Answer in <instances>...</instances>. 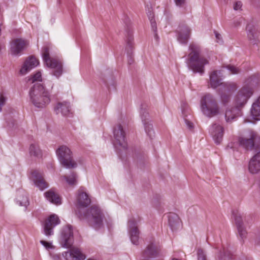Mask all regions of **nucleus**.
<instances>
[{"label": "nucleus", "instance_id": "10", "mask_svg": "<svg viewBox=\"0 0 260 260\" xmlns=\"http://www.w3.org/2000/svg\"><path fill=\"white\" fill-rule=\"evenodd\" d=\"M60 222V220L57 215L55 214L50 215L42 223L44 234L47 236L53 235L54 228Z\"/></svg>", "mask_w": 260, "mask_h": 260}, {"label": "nucleus", "instance_id": "44", "mask_svg": "<svg viewBox=\"0 0 260 260\" xmlns=\"http://www.w3.org/2000/svg\"><path fill=\"white\" fill-rule=\"evenodd\" d=\"M40 242L43 246H44L47 249L51 247V244L47 241L42 240L40 241Z\"/></svg>", "mask_w": 260, "mask_h": 260}, {"label": "nucleus", "instance_id": "1", "mask_svg": "<svg viewBox=\"0 0 260 260\" xmlns=\"http://www.w3.org/2000/svg\"><path fill=\"white\" fill-rule=\"evenodd\" d=\"M60 243L62 247L70 248L62 253L66 260H83L85 255L77 247H72L74 243L73 229L71 225L64 226L61 231Z\"/></svg>", "mask_w": 260, "mask_h": 260}, {"label": "nucleus", "instance_id": "28", "mask_svg": "<svg viewBox=\"0 0 260 260\" xmlns=\"http://www.w3.org/2000/svg\"><path fill=\"white\" fill-rule=\"evenodd\" d=\"M237 88V86L235 83H222L219 88V92L231 94Z\"/></svg>", "mask_w": 260, "mask_h": 260}, {"label": "nucleus", "instance_id": "31", "mask_svg": "<svg viewBox=\"0 0 260 260\" xmlns=\"http://www.w3.org/2000/svg\"><path fill=\"white\" fill-rule=\"evenodd\" d=\"M61 178H63L69 185L74 186L77 184V176L75 172H72L69 176H63Z\"/></svg>", "mask_w": 260, "mask_h": 260}, {"label": "nucleus", "instance_id": "22", "mask_svg": "<svg viewBox=\"0 0 260 260\" xmlns=\"http://www.w3.org/2000/svg\"><path fill=\"white\" fill-rule=\"evenodd\" d=\"M247 35L251 44H255L258 42V31L252 24H248L246 27Z\"/></svg>", "mask_w": 260, "mask_h": 260}, {"label": "nucleus", "instance_id": "30", "mask_svg": "<svg viewBox=\"0 0 260 260\" xmlns=\"http://www.w3.org/2000/svg\"><path fill=\"white\" fill-rule=\"evenodd\" d=\"M143 256L146 257H151L156 256L157 252L153 244L148 245L146 249L143 251Z\"/></svg>", "mask_w": 260, "mask_h": 260}, {"label": "nucleus", "instance_id": "50", "mask_svg": "<svg viewBox=\"0 0 260 260\" xmlns=\"http://www.w3.org/2000/svg\"><path fill=\"white\" fill-rule=\"evenodd\" d=\"M155 36L156 38H157V34H155Z\"/></svg>", "mask_w": 260, "mask_h": 260}, {"label": "nucleus", "instance_id": "37", "mask_svg": "<svg viewBox=\"0 0 260 260\" xmlns=\"http://www.w3.org/2000/svg\"><path fill=\"white\" fill-rule=\"evenodd\" d=\"M28 80L31 83H34L36 81H42L41 73L39 71L37 72L35 74L33 75Z\"/></svg>", "mask_w": 260, "mask_h": 260}, {"label": "nucleus", "instance_id": "21", "mask_svg": "<svg viewBox=\"0 0 260 260\" xmlns=\"http://www.w3.org/2000/svg\"><path fill=\"white\" fill-rule=\"evenodd\" d=\"M57 114L60 113L63 116H68L71 114L70 104L67 102H58L54 107Z\"/></svg>", "mask_w": 260, "mask_h": 260}, {"label": "nucleus", "instance_id": "35", "mask_svg": "<svg viewBox=\"0 0 260 260\" xmlns=\"http://www.w3.org/2000/svg\"><path fill=\"white\" fill-rule=\"evenodd\" d=\"M239 236L242 239H244L246 238L247 236V231L246 229L244 227L243 225L239 226L237 227Z\"/></svg>", "mask_w": 260, "mask_h": 260}, {"label": "nucleus", "instance_id": "14", "mask_svg": "<svg viewBox=\"0 0 260 260\" xmlns=\"http://www.w3.org/2000/svg\"><path fill=\"white\" fill-rule=\"evenodd\" d=\"M30 178L35 185L40 190H43L48 187V183L45 181L42 173L40 171L37 170L32 171Z\"/></svg>", "mask_w": 260, "mask_h": 260}, {"label": "nucleus", "instance_id": "7", "mask_svg": "<svg viewBox=\"0 0 260 260\" xmlns=\"http://www.w3.org/2000/svg\"><path fill=\"white\" fill-rule=\"evenodd\" d=\"M56 154L60 164L65 168L72 169L77 167L73 159L70 149L66 146H61L56 150Z\"/></svg>", "mask_w": 260, "mask_h": 260}, {"label": "nucleus", "instance_id": "49", "mask_svg": "<svg viewBox=\"0 0 260 260\" xmlns=\"http://www.w3.org/2000/svg\"><path fill=\"white\" fill-rule=\"evenodd\" d=\"M252 81V79L251 77L249 78L248 80H247V82L248 83H250Z\"/></svg>", "mask_w": 260, "mask_h": 260}, {"label": "nucleus", "instance_id": "40", "mask_svg": "<svg viewBox=\"0 0 260 260\" xmlns=\"http://www.w3.org/2000/svg\"><path fill=\"white\" fill-rule=\"evenodd\" d=\"M6 98L3 95L0 96V112L2 111V107L5 104Z\"/></svg>", "mask_w": 260, "mask_h": 260}, {"label": "nucleus", "instance_id": "5", "mask_svg": "<svg viewBox=\"0 0 260 260\" xmlns=\"http://www.w3.org/2000/svg\"><path fill=\"white\" fill-rule=\"evenodd\" d=\"M240 70L235 66L228 65L224 67L219 71H214L210 75V83L212 88H216L220 86L222 77L231 74H236L240 73Z\"/></svg>", "mask_w": 260, "mask_h": 260}, {"label": "nucleus", "instance_id": "45", "mask_svg": "<svg viewBox=\"0 0 260 260\" xmlns=\"http://www.w3.org/2000/svg\"><path fill=\"white\" fill-rule=\"evenodd\" d=\"M216 39L217 40V42L219 41L221 39V37L220 34L217 32V31H214Z\"/></svg>", "mask_w": 260, "mask_h": 260}, {"label": "nucleus", "instance_id": "42", "mask_svg": "<svg viewBox=\"0 0 260 260\" xmlns=\"http://www.w3.org/2000/svg\"><path fill=\"white\" fill-rule=\"evenodd\" d=\"M177 6L182 7L185 3V0H175Z\"/></svg>", "mask_w": 260, "mask_h": 260}, {"label": "nucleus", "instance_id": "4", "mask_svg": "<svg viewBox=\"0 0 260 260\" xmlns=\"http://www.w3.org/2000/svg\"><path fill=\"white\" fill-rule=\"evenodd\" d=\"M200 105L203 115L208 118H211L220 113L217 100L210 93H206L201 98Z\"/></svg>", "mask_w": 260, "mask_h": 260}, {"label": "nucleus", "instance_id": "38", "mask_svg": "<svg viewBox=\"0 0 260 260\" xmlns=\"http://www.w3.org/2000/svg\"><path fill=\"white\" fill-rule=\"evenodd\" d=\"M197 253L198 260H206V256L202 249H198Z\"/></svg>", "mask_w": 260, "mask_h": 260}, {"label": "nucleus", "instance_id": "2", "mask_svg": "<svg viewBox=\"0 0 260 260\" xmlns=\"http://www.w3.org/2000/svg\"><path fill=\"white\" fill-rule=\"evenodd\" d=\"M189 48L190 52L188 55L186 61L188 68L193 73H198L203 75L204 73V66L208 64V60L200 55L201 48L199 45L192 43L190 45Z\"/></svg>", "mask_w": 260, "mask_h": 260}, {"label": "nucleus", "instance_id": "24", "mask_svg": "<svg viewBox=\"0 0 260 260\" xmlns=\"http://www.w3.org/2000/svg\"><path fill=\"white\" fill-rule=\"evenodd\" d=\"M45 195L46 199L51 203L57 205L61 204V198L53 189H51L45 192Z\"/></svg>", "mask_w": 260, "mask_h": 260}, {"label": "nucleus", "instance_id": "12", "mask_svg": "<svg viewBox=\"0 0 260 260\" xmlns=\"http://www.w3.org/2000/svg\"><path fill=\"white\" fill-rule=\"evenodd\" d=\"M127 225L129 237L132 243L133 244L138 245L139 244L140 232L138 230L137 223L136 220L134 218L129 219Z\"/></svg>", "mask_w": 260, "mask_h": 260}, {"label": "nucleus", "instance_id": "34", "mask_svg": "<svg viewBox=\"0 0 260 260\" xmlns=\"http://www.w3.org/2000/svg\"><path fill=\"white\" fill-rule=\"evenodd\" d=\"M233 216L235 219V224L236 226H242L243 225V216L242 215L239 213L238 211L233 212Z\"/></svg>", "mask_w": 260, "mask_h": 260}, {"label": "nucleus", "instance_id": "48", "mask_svg": "<svg viewBox=\"0 0 260 260\" xmlns=\"http://www.w3.org/2000/svg\"><path fill=\"white\" fill-rule=\"evenodd\" d=\"M147 14H148V17H149V15L150 14H151V16H153L154 17L153 13H151V10H149H149H148V13H147Z\"/></svg>", "mask_w": 260, "mask_h": 260}, {"label": "nucleus", "instance_id": "39", "mask_svg": "<svg viewBox=\"0 0 260 260\" xmlns=\"http://www.w3.org/2000/svg\"><path fill=\"white\" fill-rule=\"evenodd\" d=\"M151 14H150L149 15V19L151 22V27H152V29L154 31H155L156 30V23L154 19V17L153 16H151Z\"/></svg>", "mask_w": 260, "mask_h": 260}, {"label": "nucleus", "instance_id": "41", "mask_svg": "<svg viewBox=\"0 0 260 260\" xmlns=\"http://www.w3.org/2000/svg\"><path fill=\"white\" fill-rule=\"evenodd\" d=\"M242 6V4L241 2H237L235 3L234 6V9L235 10H240Z\"/></svg>", "mask_w": 260, "mask_h": 260}, {"label": "nucleus", "instance_id": "27", "mask_svg": "<svg viewBox=\"0 0 260 260\" xmlns=\"http://www.w3.org/2000/svg\"><path fill=\"white\" fill-rule=\"evenodd\" d=\"M16 203L20 206H23L25 208L29 205V201L27 193L24 191H18L16 198Z\"/></svg>", "mask_w": 260, "mask_h": 260}, {"label": "nucleus", "instance_id": "43", "mask_svg": "<svg viewBox=\"0 0 260 260\" xmlns=\"http://www.w3.org/2000/svg\"><path fill=\"white\" fill-rule=\"evenodd\" d=\"M185 122L186 126L189 129H191L193 127V123L189 120L185 119Z\"/></svg>", "mask_w": 260, "mask_h": 260}, {"label": "nucleus", "instance_id": "19", "mask_svg": "<svg viewBox=\"0 0 260 260\" xmlns=\"http://www.w3.org/2000/svg\"><path fill=\"white\" fill-rule=\"evenodd\" d=\"M256 135L254 133H251L250 138H239V145L247 150H252L254 146V139L256 138Z\"/></svg>", "mask_w": 260, "mask_h": 260}, {"label": "nucleus", "instance_id": "6", "mask_svg": "<svg viewBox=\"0 0 260 260\" xmlns=\"http://www.w3.org/2000/svg\"><path fill=\"white\" fill-rule=\"evenodd\" d=\"M85 217L88 219L90 225L94 229L97 230L103 227L104 215L98 206H91L85 214Z\"/></svg>", "mask_w": 260, "mask_h": 260}, {"label": "nucleus", "instance_id": "47", "mask_svg": "<svg viewBox=\"0 0 260 260\" xmlns=\"http://www.w3.org/2000/svg\"><path fill=\"white\" fill-rule=\"evenodd\" d=\"M240 23H241V21L240 20H239L237 22L234 23V26H238L240 24Z\"/></svg>", "mask_w": 260, "mask_h": 260}, {"label": "nucleus", "instance_id": "36", "mask_svg": "<svg viewBox=\"0 0 260 260\" xmlns=\"http://www.w3.org/2000/svg\"><path fill=\"white\" fill-rule=\"evenodd\" d=\"M220 95L221 100L223 104H227L230 100L231 94L225 93L223 92H219Z\"/></svg>", "mask_w": 260, "mask_h": 260}, {"label": "nucleus", "instance_id": "13", "mask_svg": "<svg viewBox=\"0 0 260 260\" xmlns=\"http://www.w3.org/2000/svg\"><path fill=\"white\" fill-rule=\"evenodd\" d=\"M28 42L22 39H15L11 43V52L14 55H20L28 46Z\"/></svg>", "mask_w": 260, "mask_h": 260}, {"label": "nucleus", "instance_id": "3", "mask_svg": "<svg viewBox=\"0 0 260 260\" xmlns=\"http://www.w3.org/2000/svg\"><path fill=\"white\" fill-rule=\"evenodd\" d=\"M30 99L33 105L39 108H43L50 102V95L45 87L40 83H37L30 89Z\"/></svg>", "mask_w": 260, "mask_h": 260}, {"label": "nucleus", "instance_id": "9", "mask_svg": "<svg viewBox=\"0 0 260 260\" xmlns=\"http://www.w3.org/2000/svg\"><path fill=\"white\" fill-rule=\"evenodd\" d=\"M253 93V90L251 86L244 85L239 89L235 97V106L241 109L247 103Z\"/></svg>", "mask_w": 260, "mask_h": 260}, {"label": "nucleus", "instance_id": "32", "mask_svg": "<svg viewBox=\"0 0 260 260\" xmlns=\"http://www.w3.org/2000/svg\"><path fill=\"white\" fill-rule=\"evenodd\" d=\"M133 36L131 32H128L126 36V46L125 49L128 54H131L133 49Z\"/></svg>", "mask_w": 260, "mask_h": 260}, {"label": "nucleus", "instance_id": "33", "mask_svg": "<svg viewBox=\"0 0 260 260\" xmlns=\"http://www.w3.org/2000/svg\"><path fill=\"white\" fill-rule=\"evenodd\" d=\"M29 153L31 155L36 157H40L42 155V152L37 144H32L29 147Z\"/></svg>", "mask_w": 260, "mask_h": 260}, {"label": "nucleus", "instance_id": "51", "mask_svg": "<svg viewBox=\"0 0 260 260\" xmlns=\"http://www.w3.org/2000/svg\"><path fill=\"white\" fill-rule=\"evenodd\" d=\"M224 256H226V253H225V252H224Z\"/></svg>", "mask_w": 260, "mask_h": 260}, {"label": "nucleus", "instance_id": "23", "mask_svg": "<svg viewBox=\"0 0 260 260\" xmlns=\"http://www.w3.org/2000/svg\"><path fill=\"white\" fill-rule=\"evenodd\" d=\"M241 115V109L235 106V107L228 109L225 113V118L227 122H231L237 117Z\"/></svg>", "mask_w": 260, "mask_h": 260}, {"label": "nucleus", "instance_id": "25", "mask_svg": "<svg viewBox=\"0 0 260 260\" xmlns=\"http://www.w3.org/2000/svg\"><path fill=\"white\" fill-rule=\"evenodd\" d=\"M168 220L169 225L172 231L176 230L180 226V218L176 214L170 213L168 215Z\"/></svg>", "mask_w": 260, "mask_h": 260}, {"label": "nucleus", "instance_id": "15", "mask_svg": "<svg viewBox=\"0 0 260 260\" xmlns=\"http://www.w3.org/2000/svg\"><path fill=\"white\" fill-rule=\"evenodd\" d=\"M210 132L215 143L219 144L222 140L224 128L223 126L216 123L212 125Z\"/></svg>", "mask_w": 260, "mask_h": 260}, {"label": "nucleus", "instance_id": "29", "mask_svg": "<svg viewBox=\"0 0 260 260\" xmlns=\"http://www.w3.org/2000/svg\"><path fill=\"white\" fill-rule=\"evenodd\" d=\"M251 115L255 120H260V96L253 103L251 109Z\"/></svg>", "mask_w": 260, "mask_h": 260}, {"label": "nucleus", "instance_id": "18", "mask_svg": "<svg viewBox=\"0 0 260 260\" xmlns=\"http://www.w3.org/2000/svg\"><path fill=\"white\" fill-rule=\"evenodd\" d=\"M248 170L250 173L255 174L260 172V151L250 160Z\"/></svg>", "mask_w": 260, "mask_h": 260}, {"label": "nucleus", "instance_id": "8", "mask_svg": "<svg viewBox=\"0 0 260 260\" xmlns=\"http://www.w3.org/2000/svg\"><path fill=\"white\" fill-rule=\"evenodd\" d=\"M42 55L43 60L46 66L53 69V74L56 77H59L62 72V66L56 59L51 58L49 54V49L47 46L42 48Z\"/></svg>", "mask_w": 260, "mask_h": 260}, {"label": "nucleus", "instance_id": "20", "mask_svg": "<svg viewBox=\"0 0 260 260\" xmlns=\"http://www.w3.org/2000/svg\"><path fill=\"white\" fill-rule=\"evenodd\" d=\"M190 29L186 25L180 26L177 37L178 41L181 44H187L190 37Z\"/></svg>", "mask_w": 260, "mask_h": 260}, {"label": "nucleus", "instance_id": "11", "mask_svg": "<svg viewBox=\"0 0 260 260\" xmlns=\"http://www.w3.org/2000/svg\"><path fill=\"white\" fill-rule=\"evenodd\" d=\"M113 135L115 139V144L119 145L124 149L126 148L125 132L120 124H118L114 127Z\"/></svg>", "mask_w": 260, "mask_h": 260}, {"label": "nucleus", "instance_id": "26", "mask_svg": "<svg viewBox=\"0 0 260 260\" xmlns=\"http://www.w3.org/2000/svg\"><path fill=\"white\" fill-rule=\"evenodd\" d=\"M91 201L87 194L79 191L77 197V205L79 207H86L90 204Z\"/></svg>", "mask_w": 260, "mask_h": 260}, {"label": "nucleus", "instance_id": "16", "mask_svg": "<svg viewBox=\"0 0 260 260\" xmlns=\"http://www.w3.org/2000/svg\"><path fill=\"white\" fill-rule=\"evenodd\" d=\"M39 63V60L34 56H30L24 62L23 66L20 70L22 75L26 74L32 69L36 67Z\"/></svg>", "mask_w": 260, "mask_h": 260}, {"label": "nucleus", "instance_id": "17", "mask_svg": "<svg viewBox=\"0 0 260 260\" xmlns=\"http://www.w3.org/2000/svg\"><path fill=\"white\" fill-rule=\"evenodd\" d=\"M140 114L142 120L144 125L145 132L147 135L152 139L154 136V132L153 129L152 124L150 122V121L147 118V117H148V113L147 112L141 110Z\"/></svg>", "mask_w": 260, "mask_h": 260}, {"label": "nucleus", "instance_id": "46", "mask_svg": "<svg viewBox=\"0 0 260 260\" xmlns=\"http://www.w3.org/2000/svg\"><path fill=\"white\" fill-rule=\"evenodd\" d=\"M255 243L257 245H260V233L256 236Z\"/></svg>", "mask_w": 260, "mask_h": 260}]
</instances>
